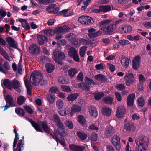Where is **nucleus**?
<instances>
[{
    "mask_svg": "<svg viewBox=\"0 0 151 151\" xmlns=\"http://www.w3.org/2000/svg\"><path fill=\"white\" fill-rule=\"evenodd\" d=\"M58 81L62 84H67L69 83L68 79L64 76L58 77Z\"/></svg>",
    "mask_w": 151,
    "mask_h": 151,
    "instance_id": "35",
    "label": "nucleus"
},
{
    "mask_svg": "<svg viewBox=\"0 0 151 151\" xmlns=\"http://www.w3.org/2000/svg\"><path fill=\"white\" fill-rule=\"evenodd\" d=\"M115 28V25L112 24L105 26L101 28L103 33L105 35H110L112 33L113 29Z\"/></svg>",
    "mask_w": 151,
    "mask_h": 151,
    "instance_id": "9",
    "label": "nucleus"
},
{
    "mask_svg": "<svg viewBox=\"0 0 151 151\" xmlns=\"http://www.w3.org/2000/svg\"><path fill=\"white\" fill-rule=\"evenodd\" d=\"M53 120L57 126L60 129H64V126L62 123L61 120L60 119L59 117L56 114H54L53 115Z\"/></svg>",
    "mask_w": 151,
    "mask_h": 151,
    "instance_id": "14",
    "label": "nucleus"
},
{
    "mask_svg": "<svg viewBox=\"0 0 151 151\" xmlns=\"http://www.w3.org/2000/svg\"><path fill=\"white\" fill-rule=\"evenodd\" d=\"M29 51L30 54L34 55H37L40 52V48L37 45L32 44L29 47Z\"/></svg>",
    "mask_w": 151,
    "mask_h": 151,
    "instance_id": "10",
    "label": "nucleus"
},
{
    "mask_svg": "<svg viewBox=\"0 0 151 151\" xmlns=\"http://www.w3.org/2000/svg\"><path fill=\"white\" fill-rule=\"evenodd\" d=\"M56 104L59 109H61L63 106V101L61 99H58L56 101Z\"/></svg>",
    "mask_w": 151,
    "mask_h": 151,
    "instance_id": "43",
    "label": "nucleus"
},
{
    "mask_svg": "<svg viewBox=\"0 0 151 151\" xmlns=\"http://www.w3.org/2000/svg\"><path fill=\"white\" fill-rule=\"evenodd\" d=\"M78 20L82 24H90L93 22L92 19L88 16H81L79 17Z\"/></svg>",
    "mask_w": 151,
    "mask_h": 151,
    "instance_id": "7",
    "label": "nucleus"
},
{
    "mask_svg": "<svg viewBox=\"0 0 151 151\" xmlns=\"http://www.w3.org/2000/svg\"><path fill=\"white\" fill-rule=\"evenodd\" d=\"M53 53L54 56V59L55 61L59 64H63V63L62 60L64 59L65 57V53L58 49L54 50Z\"/></svg>",
    "mask_w": 151,
    "mask_h": 151,
    "instance_id": "2",
    "label": "nucleus"
},
{
    "mask_svg": "<svg viewBox=\"0 0 151 151\" xmlns=\"http://www.w3.org/2000/svg\"><path fill=\"white\" fill-rule=\"evenodd\" d=\"M112 142L116 150H119L120 149V139L119 136L114 135L112 139Z\"/></svg>",
    "mask_w": 151,
    "mask_h": 151,
    "instance_id": "15",
    "label": "nucleus"
},
{
    "mask_svg": "<svg viewBox=\"0 0 151 151\" xmlns=\"http://www.w3.org/2000/svg\"><path fill=\"white\" fill-rule=\"evenodd\" d=\"M26 119L31 123V125L36 131L43 132L39 124L33 121L31 119L27 117Z\"/></svg>",
    "mask_w": 151,
    "mask_h": 151,
    "instance_id": "16",
    "label": "nucleus"
},
{
    "mask_svg": "<svg viewBox=\"0 0 151 151\" xmlns=\"http://www.w3.org/2000/svg\"><path fill=\"white\" fill-rule=\"evenodd\" d=\"M52 6H55V4H52L51 6H50L49 7V9H50L52 10V11L51 10V11L53 13H57L58 14V11L59 10V8L58 7H57L53 9ZM53 8H54V7H53Z\"/></svg>",
    "mask_w": 151,
    "mask_h": 151,
    "instance_id": "50",
    "label": "nucleus"
},
{
    "mask_svg": "<svg viewBox=\"0 0 151 151\" xmlns=\"http://www.w3.org/2000/svg\"><path fill=\"white\" fill-rule=\"evenodd\" d=\"M129 59L127 57L124 56L122 58L121 60L122 66L124 68H126L129 65Z\"/></svg>",
    "mask_w": 151,
    "mask_h": 151,
    "instance_id": "23",
    "label": "nucleus"
},
{
    "mask_svg": "<svg viewBox=\"0 0 151 151\" xmlns=\"http://www.w3.org/2000/svg\"><path fill=\"white\" fill-rule=\"evenodd\" d=\"M81 110V107L78 105H74L73 106L72 111L74 112L80 111Z\"/></svg>",
    "mask_w": 151,
    "mask_h": 151,
    "instance_id": "45",
    "label": "nucleus"
},
{
    "mask_svg": "<svg viewBox=\"0 0 151 151\" xmlns=\"http://www.w3.org/2000/svg\"><path fill=\"white\" fill-rule=\"evenodd\" d=\"M78 121L79 123L83 126L85 125L86 120L83 116L80 115L78 117Z\"/></svg>",
    "mask_w": 151,
    "mask_h": 151,
    "instance_id": "38",
    "label": "nucleus"
},
{
    "mask_svg": "<svg viewBox=\"0 0 151 151\" xmlns=\"http://www.w3.org/2000/svg\"><path fill=\"white\" fill-rule=\"evenodd\" d=\"M20 86L19 82L17 80H14L11 81V90L12 88L14 89L18 88Z\"/></svg>",
    "mask_w": 151,
    "mask_h": 151,
    "instance_id": "32",
    "label": "nucleus"
},
{
    "mask_svg": "<svg viewBox=\"0 0 151 151\" xmlns=\"http://www.w3.org/2000/svg\"><path fill=\"white\" fill-rule=\"evenodd\" d=\"M85 79V82L79 83L78 86L79 88H81L83 90L87 91L90 90V84H94L95 83L92 79L88 77H86Z\"/></svg>",
    "mask_w": 151,
    "mask_h": 151,
    "instance_id": "3",
    "label": "nucleus"
},
{
    "mask_svg": "<svg viewBox=\"0 0 151 151\" xmlns=\"http://www.w3.org/2000/svg\"><path fill=\"white\" fill-rule=\"evenodd\" d=\"M114 133V129L111 126L108 127L106 132V135L107 137L112 136Z\"/></svg>",
    "mask_w": 151,
    "mask_h": 151,
    "instance_id": "25",
    "label": "nucleus"
},
{
    "mask_svg": "<svg viewBox=\"0 0 151 151\" xmlns=\"http://www.w3.org/2000/svg\"><path fill=\"white\" fill-rule=\"evenodd\" d=\"M6 42L8 43L9 45L14 48H17L18 47V44L15 40L10 37L6 38Z\"/></svg>",
    "mask_w": 151,
    "mask_h": 151,
    "instance_id": "18",
    "label": "nucleus"
},
{
    "mask_svg": "<svg viewBox=\"0 0 151 151\" xmlns=\"http://www.w3.org/2000/svg\"><path fill=\"white\" fill-rule=\"evenodd\" d=\"M78 71V70L75 68H71L68 71V75L71 78H73L74 77L75 75L76 74Z\"/></svg>",
    "mask_w": 151,
    "mask_h": 151,
    "instance_id": "34",
    "label": "nucleus"
},
{
    "mask_svg": "<svg viewBox=\"0 0 151 151\" xmlns=\"http://www.w3.org/2000/svg\"><path fill=\"white\" fill-rule=\"evenodd\" d=\"M26 111L28 113L30 114H32L33 112V111L31 108L29 106H25L24 107Z\"/></svg>",
    "mask_w": 151,
    "mask_h": 151,
    "instance_id": "54",
    "label": "nucleus"
},
{
    "mask_svg": "<svg viewBox=\"0 0 151 151\" xmlns=\"http://www.w3.org/2000/svg\"><path fill=\"white\" fill-rule=\"evenodd\" d=\"M46 96L50 104H52L54 101L55 96L53 94H47Z\"/></svg>",
    "mask_w": 151,
    "mask_h": 151,
    "instance_id": "33",
    "label": "nucleus"
},
{
    "mask_svg": "<svg viewBox=\"0 0 151 151\" xmlns=\"http://www.w3.org/2000/svg\"><path fill=\"white\" fill-rule=\"evenodd\" d=\"M43 75L38 71H34L31 73L30 77V81L34 86L39 84L44 85L47 83L46 80L43 79Z\"/></svg>",
    "mask_w": 151,
    "mask_h": 151,
    "instance_id": "1",
    "label": "nucleus"
},
{
    "mask_svg": "<svg viewBox=\"0 0 151 151\" xmlns=\"http://www.w3.org/2000/svg\"><path fill=\"white\" fill-rule=\"evenodd\" d=\"M89 136L91 141H95L96 140L97 138V135L96 133H92Z\"/></svg>",
    "mask_w": 151,
    "mask_h": 151,
    "instance_id": "49",
    "label": "nucleus"
},
{
    "mask_svg": "<svg viewBox=\"0 0 151 151\" xmlns=\"http://www.w3.org/2000/svg\"><path fill=\"white\" fill-rule=\"evenodd\" d=\"M15 112L17 115L21 117L24 116L25 114L24 110L20 107L16 108L15 109Z\"/></svg>",
    "mask_w": 151,
    "mask_h": 151,
    "instance_id": "29",
    "label": "nucleus"
},
{
    "mask_svg": "<svg viewBox=\"0 0 151 151\" xmlns=\"http://www.w3.org/2000/svg\"><path fill=\"white\" fill-rule=\"evenodd\" d=\"M58 91V89L55 87H52L49 89L50 93L52 94V93H55Z\"/></svg>",
    "mask_w": 151,
    "mask_h": 151,
    "instance_id": "59",
    "label": "nucleus"
},
{
    "mask_svg": "<svg viewBox=\"0 0 151 151\" xmlns=\"http://www.w3.org/2000/svg\"><path fill=\"white\" fill-rule=\"evenodd\" d=\"M103 100L105 103L108 104H112L113 101V98L110 96L105 97Z\"/></svg>",
    "mask_w": 151,
    "mask_h": 151,
    "instance_id": "40",
    "label": "nucleus"
},
{
    "mask_svg": "<svg viewBox=\"0 0 151 151\" xmlns=\"http://www.w3.org/2000/svg\"><path fill=\"white\" fill-rule=\"evenodd\" d=\"M76 35L72 33H70L67 36L68 39L71 42L76 39Z\"/></svg>",
    "mask_w": 151,
    "mask_h": 151,
    "instance_id": "51",
    "label": "nucleus"
},
{
    "mask_svg": "<svg viewBox=\"0 0 151 151\" xmlns=\"http://www.w3.org/2000/svg\"><path fill=\"white\" fill-rule=\"evenodd\" d=\"M111 7L109 5H100L98 9H93L91 10L92 13H100L102 12H106L111 11Z\"/></svg>",
    "mask_w": 151,
    "mask_h": 151,
    "instance_id": "5",
    "label": "nucleus"
},
{
    "mask_svg": "<svg viewBox=\"0 0 151 151\" xmlns=\"http://www.w3.org/2000/svg\"><path fill=\"white\" fill-rule=\"evenodd\" d=\"M76 135L82 140H85L88 137L87 134L80 131L77 132Z\"/></svg>",
    "mask_w": 151,
    "mask_h": 151,
    "instance_id": "28",
    "label": "nucleus"
},
{
    "mask_svg": "<svg viewBox=\"0 0 151 151\" xmlns=\"http://www.w3.org/2000/svg\"><path fill=\"white\" fill-rule=\"evenodd\" d=\"M68 9H64L59 12L58 13V15H63L65 17H67L71 15L72 12L71 11L69 12H68Z\"/></svg>",
    "mask_w": 151,
    "mask_h": 151,
    "instance_id": "31",
    "label": "nucleus"
},
{
    "mask_svg": "<svg viewBox=\"0 0 151 151\" xmlns=\"http://www.w3.org/2000/svg\"><path fill=\"white\" fill-rule=\"evenodd\" d=\"M79 96L78 93H71L68 96L67 99L68 101H73L76 99Z\"/></svg>",
    "mask_w": 151,
    "mask_h": 151,
    "instance_id": "27",
    "label": "nucleus"
},
{
    "mask_svg": "<svg viewBox=\"0 0 151 151\" xmlns=\"http://www.w3.org/2000/svg\"><path fill=\"white\" fill-rule=\"evenodd\" d=\"M137 104L140 107H142L145 104V101L142 97H140L138 98Z\"/></svg>",
    "mask_w": 151,
    "mask_h": 151,
    "instance_id": "42",
    "label": "nucleus"
},
{
    "mask_svg": "<svg viewBox=\"0 0 151 151\" xmlns=\"http://www.w3.org/2000/svg\"><path fill=\"white\" fill-rule=\"evenodd\" d=\"M3 66L5 69L7 70H10L9 64L7 62H4Z\"/></svg>",
    "mask_w": 151,
    "mask_h": 151,
    "instance_id": "63",
    "label": "nucleus"
},
{
    "mask_svg": "<svg viewBox=\"0 0 151 151\" xmlns=\"http://www.w3.org/2000/svg\"><path fill=\"white\" fill-rule=\"evenodd\" d=\"M102 112L104 115L109 116L111 114V110L109 108L104 107L102 108Z\"/></svg>",
    "mask_w": 151,
    "mask_h": 151,
    "instance_id": "30",
    "label": "nucleus"
},
{
    "mask_svg": "<svg viewBox=\"0 0 151 151\" xmlns=\"http://www.w3.org/2000/svg\"><path fill=\"white\" fill-rule=\"evenodd\" d=\"M119 43L123 45H126L130 43V42L127 40H119Z\"/></svg>",
    "mask_w": 151,
    "mask_h": 151,
    "instance_id": "52",
    "label": "nucleus"
},
{
    "mask_svg": "<svg viewBox=\"0 0 151 151\" xmlns=\"http://www.w3.org/2000/svg\"><path fill=\"white\" fill-rule=\"evenodd\" d=\"M104 64L102 63H101L99 64H96L95 66V68L96 70H100L104 69Z\"/></svg>",
    "mask_w": 151,
    "mask_h": 151,
    "instance_id": "55",
    "label": "nucleus"
},
{
    "mask_svg": "<svg viewBox=\"0 0 151 151\" xmlns=\"http://www.w3.org/2000/svg\"><path fill=\"white\" fill-rule=\"evenodd\" d=\"M79 41L80 42V43L82 44L83 45H88L89 44L88 41L87 40L83 38L80 39Z\"/></svg>",
    "mask_w": 151,
    "mask_h": 151,
    "instance_id": "58",
    "label": "nucleus"
},
{
    "mask_svg": "<svg viewBox=\"0 0 151 151\" xmlns=\"http://www.w3.org/2000/svg\"><path fill=\"white\" fill-rule=\"evenodd\" d=\"M44 33L46 35L50 36L54 34L55 32L54 30L49 29L45 30L44 31Z\"/></svg>",
    "mask_w": 151,
    "mask_h": 151,
    "instance_id": "44",
    "label": "nucleus"
},
{
    "mask_svg": "<svg viewBox=\"0 0 151 151\" xmlns=\"http://www.w3.org/2000/svg\"><path fill=\"white\" fill-rule=\"evenodd\" d=\"M39 123L41 125L44 131L46 133L50 132V128L45 121H40Z\"/></svg>",
    "mask_w": 151,
    "mask_h": 151,
    "instance_id": "22",
    "label": "nucleus"
},
{
    "mask_svg": "<svg viewBox=\"0 0 151 151\" xmlns=\"http://www.w3.org/2000/svg\"><path fill=\"white\" fill-rule=\"evenodd\" d=\"M104 93L103 92H98L94 96V99L96 100H100L101 98L104 96Z\"/></svg>",
    "mask_w": 151,
    "mask_h": 151,
    "instance_id": "41",
    "label": "nucleus"
},
{
    "mask_svg": "<svg viewBox=\"0 0 151 151\" xmlns=\"http://www.w3.org/2000/svg\"><path fill=\"white\" fill-rule=\"evenodd\" d=\"M95 78L96 80H99L101 82H105L106 81L105 76L101 74L96 75Z\"/></svg>",
    "mask_w": 151,
    "mask_h": 151,
    "instance_id": "36",
    "label": "nucleus"
},
{
    "mask_svg": "<svg viewBox=\"0 0 151 151\" xmlns=\"http://www.w3.org/2000/svg\"><path fill=\"white\" fill-rule=\"evenodd\" d=\"M61 87L63 91L65 92H70L71 91V88L69 86L63 85Z\"/></svg>",
    "mask_w": 151,
    "mask_h": 151,
    "instance_id": "53",
    "label": "nucleus"
},
{
    "mask_svg": "<svg viewBox=\"0 0 151 151\" xmlns=\"http://www.w3.org/2000/svg\"><path fill=\"white\" fill-rule=\"evenodd\" d=\"M77 50L74 48L71 47L69 49V54L72 57L74 55L77 54Z\"/></svg>",
    "mask_w": 151,
    "mask_h": 151,
    "instance_id": "46",
    "label": "nucleus"
},
{
    "mask_svg": "<svg viewBox=\"0 0 151 151\" xmlns=\"http://www.w3.org/2000/svg\"><path fill=\"white\" fill-rule=\"evenodd\" d=\"M83 75L81 72H80L77 76V80L80 81H83Z\"/></svg>",
    "mask_w": 151,
    "mask_h": 151,
    "instance_id": "57",
    "label": "nucleus"
},
{
    "mask_svg": "<svg viewBox=\"0 0 151 151\" xmlns=\"http://www.w3.org/2000/svg\"><path fill=\"white\" fill-rule=\"evenodd\" d=\"M122 29L125 33L129 32L132 30V27L130 26H129L127 27H122Z\"/></svg>",
    "mask_w": 151,
    "mask_h": 151,
    "instance_id": "60",
    "label": "nucleus"
},
{
    "mask_svg": "<svg viewBox=\"0 0 151 151\" xmlns=\"http://www.w3.org/2000/svg\"><path fill=\"white\" fill-rule=\"evenodd\" d=\"M141 60V57L140 55H138L135 56L133 60L132 61L135 62L136 63H140Z\"/></svg>",
    "mask_w": 151,
    "mask_h": 151,
    "instance_id": "61",
    "label": "nucleus"
},
{
    "mask_svg": "<svg viewBox=\"0 0 151 151\" xmlns=\"http://www.w3.org/2000/svg\"><path fill=\"white\" fill-rule=\"evenodd\" d=\"M132 63L133 68L135 70H138L139 67L140 63L133 61L132 62Z\"/></svg>",
    "mask_w": 151,
    "mask_h": 151,
    "instance_id": "56",
    "label": "nucleus"
},
{
    "mask_svg": "<svg viewBox=\"0 0 151 151\" xmlns=\"http://www.w3.org/2000/svg\"><path fill=\"white\" fill-rule=\"evenodd\" d=\"M6 104L5 106H2V108H4V111L7 110L10 107L15 106V101L13 99L12 95L7 94L6 97H5Z\"/></svg>",
    "mask_w": 151,
    "mask_h": 151,
    "instance_id": "4",
    "label": "nucleus"
},
{
    "mask_svg": "<svg viewBox=\"0 0 151 151\" xmlns=\"http://www.w3.org/2000/svg\"><path fill=\"white\" fill-rule=\"evenodd\" d=\"M89 111L91 116L94 117H96L98 114L96 109L95 106L91 105L89 109Z\"/></svg>",
    "mask_w": 151,
    "mask_h": 151,
    "instance_id": "24",
    "label": "nucleus"
},
{
    "mask_svg": "<svg viewBox=\"0 0 151 151\" xmlns=\"http://www.w3.org/2000/svg\"><path fill=\"white\" fill-rule=\"evenodd\" d=\"M46 71L48 73H51L55 69L54 65L50 63H47L45 65Z\"/></svg>",
    "mask_w": 151,
    "mask_h": 151,
    "instance_id": "26",
    "label": "nucleus"
},
{
    "mask_svg": "<svg viewBox=\"0 0 151 151\" xmlns=\"http://www.w3.org/2000/svg\"><path fill=\"white\" fill-rule=\"evenodd\" d=\"M139 143L140 146L142 147L143 150L145 151L148 147L149 140L147 137L144 136L142 137L139 140Z\"/></svg>",
    "mask_w": 151,
    "mask_h": 151,
    "instance_id": "12",
    "label": "nucleus"
},
{
    "mask_svg": "<svg viewBox=\"0 0 151 151\" xmlns=\"http://www.w3.org/2000/svg\"><path fill=\"white\" fill-rule=\"evenodd\" d=\"M108 66L111 72H113L115 70V67L114 65H113L111 63H108Z\"/></svg>",
    "mask_w": 151,
    "mask_h": 151,
    "instance_id": "64",
    "label": "nucleus"
},
{
    "mask_svg": "<svg viewBox=\"0 0 151 151\" xmlns=\"http://www.w3.org/2000/svg\"><path fill=\"white\" fill-rule=\"evenodd\" d=\"M25 101V97L23 96H21L17 98V102L19 105H21L23 104Z\"/></svg>",
    "mask_w": 151,
    "mask_h": 151,
    "instance_id": "39",
    "label": "nucleus"
},
{
    "mask_svg": "<svg viewBox=\"0 0 151 151\" xmlns=\"http://www.w3.org/2000/svg\"><path fill=\"white\" fill-rule=\"evenodd\" d=\"M70 112L69 109L68 108H65L64 110H60L59 113L63 116L68 114Z\"/></svg>",
    "mask_w": 151,
    "mask_h": 151,
    "instance_id": "47",
    "label": "nucleus"
},
{
    "mask_svg": "<svg viewBox=\"0 0 151 151\" xmlns=\"http://www.w3.org/2000/svg\"><path fill=\"white\" fill-rule=\"evenodd\" d=\"M126 109L123 106H118L116 111V116L118 118L123 117L126 113Z\"/></svg>",
    "mask_w": 151,
    "mask_h": 151,
    "instance_id": "11",
    "label": "nucleus"
},
{
    "mask_svg": "<svg viewBox=\"0 0 151 151\" xmlns=\"http://www.w3.org/2000/svg\"><path fill=\"white\" fill-rule=\"evenodd\" d=\"M3 84L4 86L9 90H11V81L8 79H4L3 80Z\"/></svg>",
    "mask_w": 151,
    "mask_h": 151,
    "instance_id": "37",
    "label": "nucleus"
},
{
    "mask_svg": "<svg viewBox=\"0 0 151 151\" xmlns=\"http://www.w3.org/2000/svg\"><path fill=\"white\" fill-rule=\"evenodd\" d=\"M37 39H38V43L41 46L44 45L45 42H46L48 41L47 37L42 35L38 36Z\"/></svg>",
    "mask_w": 151,
    "mask_h": 151,
    "instance_id": "21",
    "label": "nucleus"
},
{
    "mask_svg": "<svg viewBox=\"0 0 151 151\" xmlns=\"http://www.w3.org/2000/svg\"><path fill=\"white\" fill-rule=\"evenodd\" d=\"M70 29L68 26L63 25V26H60L55 28L54 31L55 32L54 34H59L62 33H65L68 31Z\"/></svg>",
    "mask_w": 151,
    "mask_h": 151,
    "instance_id": "13",
    "label": "nucleus"
},
{
    "mask_svg": "<svg viewBox=\"0 0 151 151\" xmlns=\"http://www.w3.org/2000/svg\"><path fill=\"white\" fill-rule=\"evenodd\" d=\"M65 131H60L59 129L55 131V135L56 136V141L57 142H59L62 146H64L65 145L66 143L65 141H62L59 139V138H61L62 136L65 135Z\"/></svg>",
    "mask_w": 151,
    "mask_h": 151,
    "instance_id": "6",
    "label": "nucleus"
},
{
    "mask_svg": "<svg viewBox=\"0 0 151 151\" xmlns=\"http://www.w3.org/2000/svg\"><path fill=\"white\" fill-rule=\"evenodd\" d=\"M69 147L73 151H84L85 149L84 146H81L74 144L70 145Z\"/></svg>",
    "mask_w": 151,
    "mask_h": 151,
    "instance_id": "19",
    "label": "nucleus"
},
{
    "mask_svg": "<svg viewBox=\"0 0 151 151\" xmlns=\"http://www.w3.org/2000/svg\"><path fill=\"white\" fill-rule=\"evenodd\" d=\"M124 78L126 80V85L129 86L135 81V77L132 73H127L125 76Z\"/></svg>",
    "mask_w": 151,
    "mask_h": 151,
    "instance_id": "8",
    "label": "nucleus"
},
{
    "mask_svg": "<svg viewBox=\"0 0 151 151\" xmlns=\"http://www.w3.org/2000/svg\"><path fill=\"white\" fill-rule=\"evenodd\" d=\"M22 65L20 61L18 64L17 68L18 72L19 74H21L22 73Z\"/></svg>",
    "mask_w": 151,
    "mask_h": 151,
    "instance_id": "62",
    "label": "nucleus"
},
{
    "mask_svg": "<svg viewBox=\"0 0 151 151\" xmlns=\"http://www.w3.org/2000/svg\"><path fill=\"white\" fill-rule=\"evenodd\" d=\"M124 128L128 132L134 131L136 128L134 123L131 121L127 122L125 123L124 125Z\"/></svg>",
    "mask_w": 151,
    "mask_h": 151,
    "instance_id": "17",
    "label": "nucleus"
},
{
    "mask_svg": "<svg viewBox=\"0 0 151 151\" xmlns=\"http://www.w3.org/2000/svg\"><path fill=\"white\" fill-rule=\"evenodd\" d=\"M135 94H129L127 99V105L129 107H131L133 105L134 99L135 97Z\"/></svg>",
    "mask_w": 151,
    "mask_h": 151,
    "instance_id": "20",
    "label": "nucleus"
},
{
    "mask_svg": "<svg viewBox=\"0 0 151 151\" xmlns=\"http://www.w3.org/2000/svg\"><path fill=\"white\" fill-rule=\"evenodd\" d=\"M65 125L69 129H71L73 127V125L72 122L68 120H66L65 122Z\"/></svg>",
    "mask_w": 151,
    "mask_h": 151,
    "instance_id": "48",
    "label": "nucleus"
}]
</instances>
